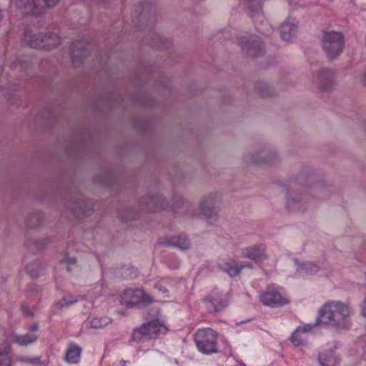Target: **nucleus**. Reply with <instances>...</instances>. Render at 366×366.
I'll return each mask as SVG.
<instances>
[{
    "label": "nucleus",
    "mask_w": 366,
    "mask_h": 366,
    "mask_svg": "<svg viewBox=\"0 0 366 366\" xmlns=\"http://www.w3.org/2000/svg\"><path fill=\"white\" fill-rule=\"evenodd\" d=\"M259 301L264 305L270 307H282L289 304L290 300L284 297L273 285L268 286L259 295Z\"/></svg>",
    "instance_id": "obj_8"
},
{
    "label": "nucleus",
    "mask_w": 366,
    "mask_h": 366,
    "mask_svg": "<svg viewBox=\"0 0 366 366\" xmlns=\"http://www.w3.org/2000/svg\"><path fill=\"white\" fill-rule=\"evenodd\" d=\"M122 220H123V221H124V222H127V219H124V218H122Z\"/></svg>",
    "instance_id": "obj_46"
},
{
    "label": "nucleus",
    "mask_w": 366,
    "mask_h": 366,
    "mask_svg": "<svg viewBox=\"0 0 366 366\" xmlns=\"http://www.w3.org/2000/svg\"><path fill=\"white\" fill-rule=\"evenodd\" d=\"M287 198H288V202H287L288 205H290V204L300 200V199L299 197L296 198V196L294 195L293 192H290L288 194Z\"/></svg>",
    "instance_id": "obj_36"
},
{
    "label": "nucleus",
    "mask_w": 366,
    "mask_h": 366,
    "mask_svg": "<svg viewBox=\"0 0 366 366\" xmlns=\"http://www.w3.org/2000/svg\"><path fill=\"white\" fill-rule=\"evenodd\" d=\"M265 247L263 244L254 245L252 247L246 248L243 252V257L252 259L255 262H260L266 259Z\"/></svg>",
    "instance_id": "obj_15"
},
{
    "label": "nucleus",
    "mask_w": 366,
    "mask_h": 366,
    "mask_svg": "<svg viewBox=\"0 0 366 366\" xmlns=\"http://www.w3.org/2000/svg\"><path fill=\"white\" fill-rule=\"evenodd\" d=\"M49 242L48 238H44L40 240H29L26 242V246L29 252L36 253L45 248Z\"/></svg>",
    "instance_id": "obj_20"
},
{
    "label": "nucleus",
    "mask_w": 366,
    "mask_h": 366,
    "mask_svg": "<svg viewBox=\"0 0 366 366\" xmlns=\"http://www.w3.org/2000/svg\"><path fill=\"white\" fill-rule=\"evenodd\" d=\"M306 327H299L292 333L290 337L291 342L295 346L303 345L306 339Z\"/></svg>",
    "instance_id": "obj_26"
},
{
    "label": "nucleus",
    "mask_w": 366,
    "mask_h": 366,
    "mask_svg": "<svg viewBox=\"0 0 366 366\" xmlns=\"http://www.w3.org/2000/svg\"><path fill=\"white\" fill-rule=\"evenodd\" d=\"M122 305L127 307H134L141 305L147 306L154 302V298L139 288H127L120 296Z\"/></svg>",
    "instance_id": "obj_5"
},
{
    "label": "nucleus",
    "mask_w": 366,
    "mask_h": 366,
    "mask_svg": "<svg viewBox=\"0 0 366 366\" xmlns=\"http://www.w3.org/2000/svg\"><path fill=\"white\" fill-rule=\"evenodd\" d=\"M318 361L322 366H337L338 361L332 350L320 355Z\"/></svg>",
    "instance_id": "obj_21"
},
{
    "label": "nucleus",
    "mask_w": 366,
    "mask_h": 366,
    "mask_svg": "<svg viewBox=\"0 0 366 366\" xmlns=\"http://www.w3.org/2000/svg\"><path fill=\"white\" fill-rule=\"evenodd\" d=\"M297 31V21L295 19H288L280 26L282 39L290 41L296 35Z\"/></svg>",
    "instance_id": "obj_13"
},
{
    "label": "nucleus",
    "mask_w": 366,
    "mask_h": 366,
    "mask_svg": "<svg viewBox=\"0 0 366 366\" xmlns=\"http://www.w3.org/2000/svg\"><path fill=\"white\" fill-rule=\"evenodd\" d=\"M206 310L209 313H217L223 310L229 305L227 296L217 290H212L203 300Z\"/></svg>",
    "instance_id": "obj_9"
},
{
    "label": "nucleus",
    "mask_w": 366,
    "mask_h": 366,
    "mask_svg": "<svg viewBox=\"0 0 366 366\" xmlns=\"http://www.w3.org/2000/svg\"><path fill=\"white\" fill-rule=\"evenodd\" d=\"M24 41L31 47L36 49H51L56 47L60 42L59 36L54 33L43 34L41 32L26 31Z\"/></svg>",
    "instance_id": "obj_2"
},
{
    "label": "nucleus",
    "mask_w": 366,
    "mask_h": 366,
    "mask_svg": "<svg viewBox=\"0 0 366 366\" xmlns=\"http://www.w3.org/2000/svg\"><path fill=\"white\" fill-rule=\"evenodd\" d=\"M219 267L226 272L230 277H235L242 272V266L239 262L232 258L223 259L218 264Z\"/></svg>",
    "instance_id": "obj_14"
},
{
    "label": "nucleus",
    "mask_w": 366,
    "mask_h": 366,
    "mask_svg": "<svg viewBox=\"0 0 366 366\" xmlns=\"http://www.w3.org/2000/svg\"><path fill=\"white\" fill-rule=\"evenodd\" d=\"M142 204H145L146 209L150 212L160 210L164 204V199L162 196H149L141 200Z\"/></svg>",
    "instance_id": "obj_16"
},
{
    "label": "nucleus",
    "mask_w": 366,
    "mask_h": 366,
    "mask_svg": "<svg viewBox=\"0 0 366 366\" xmlns=\"http://www.w3.org/2000/svg\"><path fill=\"white\" fill-rule=\"evenodd\" d=\"M39 329V325L37 323H33L32 325L28 327V330L31 332L36 331Z\"/></svg>",
    "instance_id": "obj_39"
},
{
    "label": "nucleus",
    "mask_w": 366,
    "mask_h": 366,
    "mask_svg": "<svg viewBox=\"0 0 366 366\" xmlns=\"http://www.w3.org/2000/svg\"><path fill=\"white\" fill-rule=\"evenodd\" d=\"M264 0H244V6L251 16L259 14L262 9V4Z\"/></svg>",
    "instance_id": "obj_27"
},
{
    "label": "nucleus",
    "mask_w": 366,
    "mask_h": 366,
    "mask_svg": "<svg viewBox=\"0 0 366 366\" xmlns=\"http://www.w3.org/2000/svg\"><path fill=\"white\" fill-rule=\"evenodd\" d=\"M239 264H240V266H242V270L245 267H247L249 269H252L253 267L252 264L250 262H244V263H239Z\"/></svg>",
    "instance_id": "obj_40"
},
{
    "label": "nucleus",
    "mask_w": 366,
    "mask_h": 366,
    "mask_svg": "<svg viewBox=\"0 0 366 366\" xmlns=\"http://www.w3.org/2000/svg\"><path fill=\"white\" fill-rule=\"evenodd\" d=\"M21 310L25 317H33L34 313L29 310V307L24 304L22 303L21 305Z\"/></svg>",
    "instance_id": "obj_35"
},
{
    "label": "nucleus",
    "mask_w": 366,
    "mask_h": 366,
    "mask_svg": "<svg viewBox=\"0 0 366 366\" xmlns=\"http://www.w3.org/2000/svg\"><path fill=\"white\" fill-rule=\"evenodd\" d=\"M81 347L70 344L65 354V360L69 363H77L80 360Z\"/></svg>",
    "instance_id": "obj_19"
},
{
    "label": "nucleus",
    "mask_w": 366,
    "mask_h": 366,
    "mask_svg": "<svg viewBox=\"0 0 366 366\" xmlns=\"http://www.w3.org/2000/svg\"><path fill=\"white\" fill-rule=\"evenodd\" d=\"M217 332L211 328L199 329L194 335L198 350L207 355L217 352Z\"/></svg>",
    "instance_id": "obj_3"
},
{
    "label": "nucleus",
    "mask_w": 366,
    "mask_h": 366,
    "mask_svg": "<svg viewBox=\"0 0 366 366\" xmlns=\"http://www.w3.org/2000/svg\"><path fill=\"white\" fill-rule=\"evenodd\" d=\"M306 327V332L312 329V327L310 325H305Z\"/></svg>",
    "instance_id": "obj_42"
},
{
    "label": "nucleus",
    "mask_w": 366,
    "mask_h": 366,
    "mask_svg": "<svg viewBox=\"0 0 366 366\" xmlns=\"http://www.w3.org/2000/svg\"><path fill=\"white\" fill-rule=\"evenodd\" d=\"M121 276L124 279H133L138 276V270L132 266L123 267L121 269Z\"/></svg>",
    "instance_id": "obj_30"
},
{
    "label": "nucleus",
    "mask_w": 366,
    "mask_h": 366,
    "mask_svg": "<svg viewBox=\"0 0 366 366\" xmlns=\"http://www.w3.org/2000/svg\"><path fill=\"white\" fill-rule=\"evenodd\" d=\"M67 264L75 265L76 264V259L75 257H66L64 260Z\"/></svg>",
    "instance_id": "obj_37"
},
{
    "label": "nucleus",
    "mask_w": 366,
    "mask_h": 366,
    "mask_svg": "<svg viewBox=\"0 0 366 366\" xmlns=\"http://www.w3.org/2000/svg\"><path fill=\"white\" fill-rule=\"evenodd\" d=\"M362 82L363 85L366 86V71H365V73L362 76Z\"/></svg>",
    "instance_id": "obj_41"
},
{
    "label": "nucleus",
    "mask_w": 366,
    "mask_h": 366,
    "mask_svg": "<svg viewBox=\"0 0 366 366\" xmlns=\"http://www.w3.org/2000/svg\"><path fill=\"white\" fill-rule=\"evenodd\" d=\"M26 269L31 277H36L43 272L44 267L39 262H34L28 264Z\"/></svg>",
    "instance_id": "obj_28"
},
{
    "label": "nucleus",
    "mask_w": 366,
    "mask_h": 366,
    "mask_svg": "<svg viewBox=\"0 0 366 366\" xmlns=\"http://www.w3.org/2000/svg\"><path fill=\"white\" fill-rule=\"evenodd\" d=\"M157 244L162 247H178L182 250H187L191 247V243L187 235L182 234L178 236L164 237L157 241Z\"/></svg>",
    "instance_id": "obj_12"
},
{
    "label": "nucleus",
    "mask_w": 366,
    "mask_h": 366,
    "mask_svg": "<svg viewBox=\"0 0 366 366\" xmlns=\"http://www.w3.org/2000/svg\"><path fill=\"white\" fill-rule=\"evenodd\" d=\"M92 207H89V204L86 202L79 203V206L74 209V214L77 218H82L86 215H89L92 212Z\"/></svg>",
    "instance_id": "obj_29"
},
{
    "label": "nucleus",
    "mask_w": 366,
    "mask_h": 366,
    "mask_svg": "<svg viewBox=\"0 0 366 366\" xmlns=\"http://www.w3.org/2000/svg\"><path fill=\"white\" fill-rule=\"evenodd\" d=\"M88 45L84 41H77L72 44V55L74 57L86 56Z\"/></svg>",
    "instance_id": "obj_25"
},
{
    "label": "nucleus",
    "mask_w": 366,
    "mask_h": 366,
    "mask_svg": "<svg viewBox=\"0 0 366 366\" xmlns=\"http://www.w3.org/2000/svg\"><path fill=\"white\" fill-rule=\"evenodd\" d=\"M43 221V214L39 212H35L27 217L26 219V224L29 228H35L40 226Z\"/></svg>",
    "instance_id": "obj_24"
},
{
    "label": "nucleus",
    "mask_w": 366,
    "mask_h": 366,
    "mask_svg": "<svg viewBox=\"0 0 366 366\" xmlns=\"http://www.w3.org/2000/svg\"><path fill=\"white\" fill-rule=\"evenodd\" d=\"M220 205V196L218 194H209L202 199L199 208L206 217H212L219 212Z\"/></svg>",
    "instance_id": "obj_11"
},
{
    "label": "nucleus",
    "mask_w": 366,
    "mask_h": 366,
    "mask_svg": "<svg viewBox=\"0 0 366 366\" xmlns=\"http://www.w3.org/2000/svg\"><path fill=\"white\" fill-rule=\"evenodd\" d=\"M34 40H35L36 41H40V39H38V38H34Z\"/></svg>",
    "instance_id": "obj_45"
},
{
    "label": "nucleus",
    "mask_w": 366,
    "mask_h": 366,
    "mask_svg": "<svg viewBox=\"0 0 366 366\" xmlns=\"http://www.w3.org/2000/svg\"><path fill=\"white\" fill-rule=\"evenodd\" d=\"M60 0H40L39 1V7H53L58 4Z\"/></svg>",
    "instance_id": "obj_34"
},
{
    "label": "nucleus",
    "mask_w": 366,
    "mask_h": 366,
    "mask_svg": "<svg viewBox=\"0 0 366 366\" xmlns=\"http://www.w3.org/2000/svg\"><path fill=\"white\" fill-rule=\"evenodd\" d=\"M322 44L323 50L329 59H335L340 55L344 49L345 39L341 32L330 31L323 35Z\"/></svg>",
    "instance_id": "obj_4"
},
{
    "label": "nucleus",
    "mask_w": 366,
    "mask_h": 366,
    "mask_svg": "<svg viewBox=\"0 0 366 366\" xmlns=\"http://www.w3.org/2000/svg\"><path fill=\"white\" fill-rule=\"evenodd\" d=\"M238 44L241 46L243 51L251 57H257L264 53V46L258 36H240L238 39Z\"/></svg>",
    "instance_id": "obj_10"
},
{
    "label": "nucleus",
    "mask_w": 366,
    "mask_h": 366,
    "mask_svg": "<svg viewBox=\"0 0 366 366\" xmlns=\"http://www.w3.org/2000/svg\"><path fill=\"white\" fill-rule=\"evenodd\" d=\"M11 347L7 340L0 346V366H12Z\"/></svg>",
    "instance_id": "obj_18"
},
{
    "label": "nucleus",
    "mask_w": 366,
    "mask_h": 366,
    "mask_svg": "<svg viewBox=\"0 0 366 366\" xmlns=\"http://www.w3.org/2000/svg\"><path fill=\"white\" fill-rule=\"evenodd\" d=\"M110 322V320L107 317H94L90 320V327L94 329L103 328Z\"/></svg>",
    "instance_id": "obj_31"
},
{
    "label": "nucleus",
    "mask_w": 366,
    "mask_h": 366,
    "mask_svg": "<svg viewBox=\"0 0 366 366\" xmlns=\"http://www.w3.org/2000/svg\"><path fill=\"white\" fill-rule=\"evenodd\" d=\"M312 84L320 93L330 92L335 87V72L330 69L322 68L312 75Z\"/></svg>",
    "instance_id": "obj_7"
},
{
    "label": "nucleus",
    "mask_w": 366,
    "mask_h": 366,
    "mask_svg": "<svg viewBox=\"0 0 366 366\" xmlns=\"http://www.w3.org/2000/svg\"><path fill=\"white\" fill-rule=\"evenodd\" d=\"M17 360L19 362L29 363L32 365H39L41 364V358L40 357H29L26 356H19L16 357Z\"/></svg>",
    "instance_id": "obj_33"
},
{
    "label": "nucleus",
    "mask_w": 366,
    "mask_h": 366,
    "mask_svg": "<svg viewBox=\"0 0 366 366\" xmlns=\"http://www.w3.org/2000/svg\"><path fill=\"white\" fill-rule=\"evenodd\" d=\"M78 302V299L73 296L64 297L59 302L56 303V307L59 309H61L65 307H68Z\"/></svg>",
    "instance_id": "obj_32"
},
{
    "label": "nucleus",
    "mask_w": 366,
    "mask_h": 366,
    "mask_svg": "<svg viewBox=\"0 0 366 366\" xmlns=\"http://www.w3.org/2000/svg\"><path fill=\"white\" fill-rule=\"evenodd\" d=\"M258 156V157H254V155H247L244 157V161L247 164H262L271 162L275 157L274 154H270L266 149L259 152Z\"/></svg>",
    "instance_id": "obj_17"
},
{
    "label": "nucleus",
    "mask_w": 366,
    "mask_h": 366,
    "mask_svg": "<svg viewBox=\"0 0 366 366\" xmlns=\"http://www.w3.org/2000/svg\"><path fill=\"white\" fill-rule=\"evenodd\" d=\"M362 315H363L365 317H366V310H365V309H363V310H362Z\"/></svg>",
    "instance_id": "obj_44"
},
{
    "label": "nucleus",
    "mask_w": 366,
    "mask_h": 366,
    "mask_svg": "<svg viewBox=\"0 0 366 366\" xmlns=\"http://www.w3.org/2000/svg\"><path fill=\"white\" fill-rule=\"evenodd\" d=\"M37 335L34 334H26L24 335L14 334L12 335L13 341L19 345H27L33 343L37 340Z\"/></svg>",
    "instance_id": "obj_23"
},
{
    "label": "nucleus",
    "mask_w": 366,
    "mask_h": 366,
    "mask_svg": "<svg viewBox=\"0 0 366 366\" xmlns=\"http://www.w3.org/2000/svg\"><path fill=\"white\" fill-rule=\"evenodd\" d=\"M71 264H67L66 265V269L69 272H71Z\"/></svg>",
    "instance_id": "obj_43"
},
{
    "label": "nucleus",
    "mask_w": 366,
    "mask_h": 366,
    "mask_svg": "<svg viewBox=\"0 0 366 366\" xmlns=\"http://www.w3.org/2000/svg\"><path fill=\"white\" fill-rule=\"evenodd\" d=\"M165 330L164 325L158 320H152L134 329L132 338L137 342H144L156 338L160 332H164Z\"/></svg>",
    "instance_id": "obj_6"
},
{
    "label": "nucleus",
    "mask_w": 366,
    "mask_h": 366,
    "mask_svg": "<svg viewBox=\"0 0 366 366\" xmlns=\"http://www.w3.org/2000/svg\"><path fill=\"white\" fill-rule=\"evenodd\" d=\"M16 3L17 6L24 9H27L28 12H32L33 14H38L39 11V1L40 0H14Z\"/></svg>",
    "instance_id": "obj_22"
},
{
    "label": "nucleus",
    "mask_w": 366,
    "mask_h": 366,
    "mask_svg": "<svg viewBox=\"0 0 366 366\" xmlns=\"http://www.w3.org/2000/svg\"><path fill=\"white\" fill-rule=\"evenodd\" d=\"M350 315L351 310L347 305L332 301L325 304L320 309L318 321L321 324L337 328H346L349 326L348 319Z\"/></svg>",
    "instance_id": "obj_1"
},
{
    "label": "nucleus",
    "mask_w": 366,
    "mask_h": 366,
    "mask_svg": "<svg viewBox=\"0 0 366 366\" xmlns=\"http://www.w3.org/2000/svg\"><path fill=\"white\" fill-rule=\"evenodd\" d=\"M155 288L162 292L163 293H167V289L165 287H163L162 282H157L155 284Z\"/></svg>",
    "instance_id": "obj_38"
}]
</instances>
